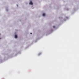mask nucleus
<instances>
[{
	"label": "nucleus",
	"instance_id": "f257e3e1",
	"mask_svg": "<svg viewBox=\"0 0 79 79\" xmlns=\"http://www.w3.org/2000/svg\"><path fill=\"white\" fill-rule=\"evenodd\" d=\"M30 5H33V3H32V1H31L29 3Z\"/></svg>",
	"mask_w": 79,
	"mask_h": 79
},
{
	"label": "nucleus",
	"instance_id": "f03ea898",
	"mask_svg": "<svg viewBox=\"0 0 79 79\" xmlns=\"http://www.w3.org/2000/svg\"><path fill=\"white\" fill-rule=\"evenodd\" d=\"M15 39H17V38H18V36L16 35H15Z\"/></svg>",
	"mask_w": 79,
	"mask_h": 79
},
{
	"label": "nucleus",
	"instance_id": "7ed1b4c3",
	"mask_svg": "<svg viewBox=\"0 0 79 79\" xmlns=\"http://www.w3.org/2000/svg\"><path fill=\"white\" fill-rule=\"evenodd\" d=\"M43 16H45V13L43 14Z\"/></svg>",
	"mask_w": 79,
	"mask_h": 79
},
{
	"label": "nucleus",
	"instance_id": "20e7f679",
	"mask_svg": "<svg viewBox=\"0 0 79 79\" xmlns=\"http://www.w3.org/2000/svg\"><path fill=\"white\" fill-rule=\"evenodd\" d=\"M55 26H53V28H55Z\"/></svg>",
	"mask_w": 79,
	"mask_h": 79
},
{
	"label": "nucleus",
	"instance_id": "39448f33",
	"mask_svg": "<svg viewBox=\"0 0 79 79\" xmlns=\"http://www.w3.org/2000/svg\"><path fill=\"white\" fill-rule=\"evenodd\" d=\"M41 55V53H40L39 54V55Z\"/></svg>",
	"mask_w": 79,
	"mask_h": 79
},
{
	"label": "nucleus",
	"instance_id": "423d86ee",
	"mask_svg": "<svg viewBox=\"0 0 79 79\" xmlns=\"http://www.w3.org/2000/svg\"><path fill=\"white\" fill-rule=\"evenodd\" d=\"M17 6H18V5H17Z\"/></svg>",
	"mask_w": 79,
	"mask_h": 79
},
{
	"label": "nucleus",
	"instance_id": "0eeeda50",
	"mask_svg": "<svg viewBox=\"0 0 79 79\" xmlns=\"http://www.w3.org/2000/svg\"><path fill=\"white\" fill-rule=\"evenodd\" d=\"M31 34H32V33H31Z\"/></svg>",
	"mask_w": 79,
	"mask_h": 79
}]
</instances>
